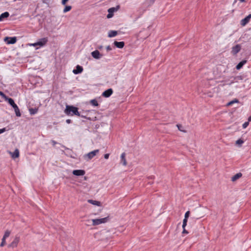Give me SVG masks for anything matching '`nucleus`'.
<instances>
[{
  "label": "nucleus",
  "mask_w": 251,
  "mask_h": 251,
  "mask_svg": "<svg viewBox=\"0 0 251 251\" xmlns=\"http://www.w3.org/2000/svg\"><path fill=\"white\" fill-rule=\"evenodd\" d=\"M78 110V108L74 105H66L64 112L68 116H80V113Z\"/></svg>",
  "instance_id": "nucleus-1"
},
{
  "label": "nucleus",
  "mask_w": 251,
  "mask_h": 251,
  "mask_svg": "<svg viewBox=\"0 0 251 251\" xmlns=\"http://www.w3.org/2000/svg\"><path fill=\"white\" fill-rule=\"evenodd\" d=\"M109 220V217L107 216L106 217L100 219H93V225L97 226L101 224L105 223L107 222Z\"/></svg>",
  "instance_id": "nucleus-2"
},
{
  "label": "nucleus",
  "mask_w": 251,
  "mask_h": 251,
  "mask_svg": "<svg viewBox=\"0 0 251 251\" xmlns=\"http://www.w3.org/2000/svg\"><path fill=\"white\" fill-rule=\"evenodd\" d=\"M100 150L99 149L94 150L87 154H86L84 155V157L85 159L89 160L92 159L96 154L99 153Z\"/></svg>",
  "instance_id": "nucleus-3"
},
{
  "label": "nucleus",
  "mask_w": 251,
  "mask_h": 251,
  "mask_svg": "<svg viewBox=\"0 0 251 251\" xmlns=\"http://www.w3.org/2000/svg\"><path fill=\"white\" fill-rule=\"evenodd\" d=\"M120 7V5H117L116 7L109 8L108 9V14L107 15V18L108 19L112 18L114 15V13L117 11Z\"/></svg>",
  "instance_id": "nucleus-4"
},
{
  "label": "nucleus",
  "mask_w": 251,
  "mask_h": 251,
  "mask_svg": "<svg viewBox=\"0 0 251 251\" xmlns=\"http://www.w3.org/2000/svg\"><path fill=\"white\" fill-rule=\"evenodd\" d=\"M17 41V37H5L4 38V41L7 44H14L16 43Z\"/></svg>",
  "instance_id": "nucleus-5"
},
{
  "label": "nucleus",
  "mask_w": 251,
  "mask_h": 251,
  "mask_svg": "<svg viewBox=\"0 0 251 251\" xmlns=\"http://www.w3.org/2000/svg\"><path fill=\"white\" fill-rule=\"evenodd\" d=\"M20 236L17 235L13 241L8 245V248H14L17 247L19 242H20Z\"/></svg>",
  "instance_id": "nucleus-6"
},
{
  "label": "nucleus",
  "mask_w": 251,
  "mask_h": 251,
  "mask_svg": "<svg viewBox=\"0 0 251 251\" xmlns=\"http://www.w3.org/2000/svg\"><path fill=\"white\" fill-rule=\"evenodd\" d=\"M231 53L235 55L237 54L241 50V46L240 44H237L233 46L231 49Z\"/></svg>",
  "instance_id": "nucleus-7"
},
{
  "label": "nucleus",
  "mask_w": 251,
  "mask_h": 251,
  "mask_svg": "<svg viewBox=\"0 0 251 251\" xmlns=\"http://www.w3.org/2000/svg\"><path fill=\"white\" fill-rule=\"evenodd\" d=\"M91 54L92 56L96 59H99L103 56V54L97 50L92 51Z\"/></svg>",
  "instance_id": "nucleus-8"
},
{
  "label": "nucleus",
  "mask_w": 251,
  "mask_h": 251,
  "mask_svg": "<svg viewBox=\"0 0 251 251\" xmlns=\"http://www.w3.org/2000/svg\"><path fill=\"white\" fill-rule=\"evenodd\" d=\"M113 93V89L112 88H109L105 90L101 94V96L104 98L110 97Z\"/></svg>",
  "instance_id": "nucleus-9"
},
{
  "label": "nucleus",
  "mask_w": 251,
  "mask_h": 251,
  "mask_svg": "<svg viewBox=\"0 0 251 251\" xmlns=\"http://www.w3.org/2000/svg\"><path fill=\"white\" fill-rule=\"evenodd\" d=\"M251 18V14H250L248 16H247L245 18L243 19L241 22L240 24L242 26H245L248 23H249L250 19Z\"/></svg>",
  "instance_id": "nucleus-10"
},
{
  "label": "nucleus",
  "mask_w": 251,
  "mask_h": 251,
  "mask_svg": "<svg viewBox=\"0 0 251 251\" xmlns=\"http://www.w3.org/2000/svg\"><path fill=\"white\" fill-rule=\"evenodd\" d=\"M85 173V171L84 170H74L72 172L73 175L75 176H83Z\"/></svg>",
  "instance_id": "nucleus-11"
},
{
  "label": "nucleus",
  "mask_w": 251,
  "mask_h": 251,
  "mask_svg": "<svg viewBox=\"0 0 251 251\" xmlns=\"http://www.w3.org/2000/svg\"><path fill=\"white\" fill-rule=\"evenodd\" d=\"M48 40L47 38H42L40 39L37 42L36 44L39 47H43L48 42Z\"/></svg>",
  "instance_id": "nucleus-12"
},
{
  "label": "nucleus",
  "mask_w": 251,
  "mask_h": 251,
  "mask_svg": "<svg viewBox=\"0 0 251 251\" xmlns=\"http://www.w3.org/2000/svg\"><path fill=\"white\" fill-rule=\"evenodd\" d=\"M83 71V68L81 66L77 65L73 71V72L75 75L81 74Z\"/></svg>",
  "instance_id": "nucleus-13"
},
{
  "label": "nucleus",
  "mask_w": 251,
  "mask_h": 251,
  "mask_svg": "<svg viewBox=\"0 0 251 251\" xmlns=\"http://www.w3.org/2000/svg\"><path fill=\"white\" fill-rule=\"evenodd\" d=\"M115 47L119 49H122L125 46V43L124 41L118 42L115 41L113 43Z\"/></svg>",
  "instance_id": "nucleus-14"
},
{
  "label": "nucleus",
  "mask_w": 251,
  "mask_h": 251,
  "mask_svg": "<svg viewBox=\"0 0 251 251\" xmlns=\"http://www.w3.org/2000/svg\"><path fill=\"white\" fill-rule=\"evenodd\" d=\"M4 100L6 101L9 103V104L12 106V107L16 104L14 100L12 98L8 97L7 96L4 99Z\"/></svg>",
  "instance_id": "nucleus-15"
},
{
  "label": "nucleus",
  "mask_w": 251,
  "mask_h": 251,
  "mask_svg": "<svg viewBox=\"0 0 251 251\" xmlns=\"http://www.w3.org/2000/svg\"><path fill=\"white\" fill-rule=\"evenodd\" d=\"M247 62V60L246 59L242 60L239 63H238V64L236 66L235 68L237 70H240Z\"/></svg>",
  "instance_id": "nucleus-16"
},
{
  "label": "nucleus",
  "mask_w": 251,
  "mask_h": 251,
  "mask_svg": "<svg viewBox=\"0 0 251 251\" xmlns=\"http://www.w3.org/2000/svg\"><path fill=\"white\" fill-rule=\"evenodd\" d=\"M126 153L125 152L122 153L121 155V163H122V164L124 166L127 165V162L126 158Z\"/></svg>",
  "instance_id": "nucleus-17"
},
{
  "label": "nucleus",
  "mask_w": 251,
  "mask_h": 251,
  "mask_svg": "<svg viewBox=\"0 0 251 251\" xmlns=\"http://www.w3.org/2000/svg\"><path fill=\"white\" fill-rule=\"evenodd\" d=\"M9 16L8 12H5L0 15V22L3 21L4 20L7 19Z\"/></svg>",
  "instance_id": "nucleus-18"
},
{
  "label": "nucleus",
  "mask_w": 251,
  "mask_h": 251,
  "mask_svg": "<svg viewBox=\"0 0 251 251\" xmlns=\"http://www.w3.org/2000/svg\"><path fill=\"white\" fill-rule=\"evenodd\" d=\"M87 201L88 203H91L93 205H97L98 206H100L101 205V203L100 201L90 199L88 200Z\"/></svg>",
  "instance_id": "nucleus-19"
},
{
  "label": "nucleus",
  "mask_w": 251,
  "mask_h": 251,
  "mask_svg": "<svg viewBox=\"0 0 251 251\" xmlns=\"http://www.w3.org/2000/svg\"><path fill=\"white\" fill-rule=\"evenodd\" d=\"M11 154V157L13 159L18 158L20 155V152L18 149H16L13 152H10Z\"/></svg>",
  "instance_id": "nucleus-20"
},
{
  "label": "nucleus",
  "mask_w": 251,
  "mask_h": 251,
  "mask_svg": "<svg viewBox=\"0 0 251 251\" xmlns=\"http://www.w3.org/2000/svg\"><path fill=\"white\" fill-rule=\"evenodd\" d=\"M12 108L14 109L15 114L17 117H21V113L20 112V110L17 106V105L16 104L14 106L12 107Z\"/></svg>",
  "instance_id": "nucleus-21"
},
{
  "label": "nucleus",
  "mask_w": 251,
  "mask_h": 251,
  "mask_svg": "<svg viewBox=\"0 0 251 251\" xmlns=\"http://www.w3.org/2000/svg\"><path fill=\"white\" fill-rule=\"evenodd\" d=\"M242 176V174L241 173H237L236 174H235V175H234L232 177H231V181H236L237 179H238L239 178H240V177H241Z\"/></svg>",
  "instance_id": "nucleus-22"
},
{
  "label": "nucleus",
  "mask_w": 251,
  "mask_h": 251,
  "mask_svg": "<svg viewBox=\"0 0 251 251\" xmlns=\"http://www.w3.org/2000/svg\"><path fill=\"white\" fill-rule=\"evenodd\" d=\"M118 34V31L116 30H110L108 32V37L110 38L114 37Z\"/></svg>",
  "instance_id": "nucleus-23"
},
{
  "label": "nucleus",
  "mask_w": 251,
  "mask_h": 251,
  "mask_svg": "<svg viewBox=\"0 0 251 251\" xmlns=\"http://www.w3.org/2000/svg\"><path fill=\"white\" fill-rule=\"evenodd\" d=\"M38 111V107H34V108H29V112L31 115H33L35 114Z\"/></svg>",
  "instance_id": "nucleus-24"
},
{
  "label": "nucleus",
  "mask_w": 251,
  "mask_h": 251,
  "mask_svg": "<svg viewBox=\"0 0 251 251\" xmlns=\"http://www.w3.org/2000/svg\"><path fill=\"white\" fill-rule=\"evenodd\" d=\"M244 142V139L242 138H240L236 141V145L239 147H241Z\"/></svg>",
  "instance_id": "nucleus-25"
},
{
  "label": "nucleus",
  "mask_w": 251,
  "mask_h": 251,
  "mask_svg": "<svg viewBox=\"0 0 251 251\" xmlns=\"http://www.w3.org/2000/svg\"><path fill=\"white\" fill-rule=\"evenodd\" d=\"M90 103L94 106H98L99 104L96 99H93L90 101Z\"/></svg>",
  "instance_id": "nucleus-26"
},
{
  "label": "nucleus",
  "mask_w": 251,
  "mask_h": 251,
  "mask_svg": "<svg viewBox=\"0 0 251 251\" xmlns=\"http://www.w3.org/2000/svg\"><path fill=\"white\" fill-rule=\"evenodd\" d=\"M239 102V100L238 99H234V100H232L231 101H230L229 102H228L227 104H226V106H231L232 105L233 103H238Z\"/></svg>",
  "instance_id": "nucleus-27"
},
{
  "label": "nucleus",
  "mask_w": 251,
  "mask_h": 251,
  "mask_svg": "<svg viewBox=\"0 0 251 251\" xmlns=\"http://www.w3.org/2000/svg\"><path fill=\"white\" fill-rule=\"evenodd\" d=\"M72 6L70 5H66L65 8L63 9V12L66 13L68 11H70L72 9Z\"/></svg>",
  "instance_id": "nucleus-28"
},
{
  "label": "nucleus",
  "mask_w": 251,
  "mask_h": 251,
  "mask_svg": "<svg viewBox=\"0 0 251 251\" xmlns=\"http://www.w3.org/2000/svg\"><path fill=\"white\" fill-rule=\"evenodd\" d=\"M10 234V231L7 230L6 231H5L2 238L6 239V238H7L9 236Z\"/></svg>",
  "instance_id": "nucleus-29"
},
{
  "label": "nucleus",
  "mask_w": 251,
  "mask_h": 251,
  "mask_svg": "<svg viewBox=\"0 0 251 251\" xmlns=\"http://www.w3.org/2000/svg\"><path fill=\"white\" fill-rule=\"evenodd\" d=\"M244 78V76L243 75H238L234 77V80H242Z\"/></svg>",
  "instance_id": "nucleus-30"
},
{
  "label": "nucleus",
  "mask_w": 251,
  "mask_h": 251,
  "mask_svg": "<svg viewBox=\"0 0 251 251\" xmlns=\"http://www.w3.org/2000/svg\"><path fill=\"white\" fill-rule=\"evenodd\" d=\"M187 221L188 219L184 218L183 220L182 226H187Z\"/></svg>",
  "instance_id": "nucleus-31"
},
{
  "label": "nucleus",
  "mask_w": 251,
  "mask_h": 251,
  "mask_svg": "<svg viewBox=\"0 0 251 251\" xmlns=\"http://www.w3.org/2000/svg\"><path fill=\"white\" fill-rule=\"evenodd\" d=\"M190 215V211H187L185 213L184 215V218L188 219Z\"/></svg>",
  "instance_id": "nucleus-32"
},
{
  "label": "nucleus",
  "mask_w": 251,
  "mask_h": 251,
  "mask_svg": "<svg viewBox=\"0 0 251 251\" xmlns=\"http://www.w3.org/2000/svg\"><path fill=\"white\" fill-rule=\"evenodd\" d=\"M5 244H6L5 239H3V238H2V241H1V243H0V247H3V246H4Z\"/></svg>",
  "instance_id": "nucleus-33"
},
{
  "label": "nucleus",
  "mask_w": 251,
  "mask_h": 251,
  "mask_svg": "<svg viewBox=\"0 0 251 251\" xmlns=\"http://www.w3.org/2000/svg\"><path fill=\"white\" fill-rule=\"evenodd\" d=\"M249 122H246L243 124L242 127L243 128H246V127H247V126H249Z\"/></svg>",
  "instance_id": "nucleus-34"
},
{
  "label": "nucleus",
  "mask_w": 251,
  "mask_h": 251,
  "mask_svg": "<svg viewBox=\"0 0 251 251\" xmlns=\"http://www.w3.org/2000/svg\"><path fill=\"white\" fill-rule=\"evenodd\" d=\"M177 126L178 127V129L181 131H183V132H186L185 131L183 130L182 129V128L183 127H182V126L181 125H180V124H177Z\"/></svg>",
  "instance_id": "nucleus-35"
},
{
  "label": "nucleus",
  "mask_w": 251,
  "mask_h": 251,
  "mask_svg": "<svg viewBox=\"0 0 251 251\" xmlns=\"http://www.w3.org/2000/svg\"><path fill=\"white\" fill-rule=\"evenodd\" d=\"M0 96L4 99L7 96L0 90Z\"/></svg>",
  "instance_id": "nucleus-36"
},
{
  "label": "nucleus",
  "mask_w": 251,
  "mask_h": 251,
  "mask_svg": "<svg viewBox=\"0 0 251 251\" xmlns=\"http://www.w3.org/2000/svg\"><path fill=\"white\" fill-rule=\"evenodd\" d=\"M185 227L186 226H182V228H183V231H182V234H188V231L186 230L185 229Z\"/></svg>",
  "instance_id": "nucleus-37"
},
{
  "label": "nucleus",
  "mask_w": 251,
  "mask_h": 251,
  "mask_svg": "<svg viewBox=\"0 0 251 251\" xmlns=\"http://www.w3.org/2000/svg\"><path fill=\"white\" fill-rule=\"evenodd\" d=\"M6 130H7V129L5 127L0 129V134L4 132Z\"/></svg>",
  "instance_id": "nucleus-38"
},
{
  "label": "nucleus",
  "mask_w": 251,
  "mask_h": 251,
  "mask_svg": "<svg viewBox=\"0 0 251 251\" xmlns=\"http://www.w3.org/2000/svg\"><path fill=\"white\" fill-rule=\"evenodd\" d=\"M109 155L110 154L109 153H106V154H104V158L105 159H108L109 157Z\"/></svg>",
  "instance_id": "nucleus-39"
},
{
  "label": "nucleus",
  "mask_w": 251,
  "mask_h": 251,
  "mask_svg": "<svg viewBox=\"0 0 251 251\" xmlns=\"http://www.w3.org/2000/svg\"><path fill=\"white\" fill-rule=\"evenodd\" d=\"M68 1L69 0H62L61 3L63 5H65Z\"/></svg>",
  "instance_id": "nucleus-40"
},
{
  "label": "nucleus",
  "mask_w": 251,
  "mask_h": 251,
  "mask_svg": "<svg viewBox=\"0 0 251 251\" xmlns=\"http://www.w3.org/2000/svg\"><path fill=\"white\" fill-rule=\"evenodd\" d=\"M78 116L82 117V118H85V119H88V120L90 119V118H87L86 116H84V115H81L80 114V116Z\"/></svg>",
  "instance_id": "nucleus-41"
},
{
  "label": "nucleus",
  "mask_w": 251,
  "mask_h": 251,
  "mask_svg": "<svg viewBox=\"0 0 251 251\" xmlns=\"http://www.w3.org/2000/svg\"><path fill=\"white\" fill-rule=\"evenodd\" d=\"M148 179H154L155 178V176H151L147 177Z\"/></svg>",
  "instance_id": "nucleus-42"
},
{
  "label": "nucleus",
  "mask_w": 251,
  "mask_h": 251,
  "mask_svg": "<svg viewBox=\"0 0 251 251\" xmlns=\"http://www.w3.org/2000/svg\"><path fill=\"white\" fill-rule=\"evenodd\" d=\"M106 49L107 51H110L112 50L111 47L109 45L107 46L106 47Z\"/></svg>",
  "instance_id": "nucleus-43"
},
{
  "label": "nucleus",
  "mask_w": 251,
  "mask_h": 251,
  "mask_svg": "<svg viewBox=\"0 0 251 251\" xmlns=\"http://www.w3.org/2000/svg\"><path fill=\"white\" fill-rule=\"evenodd\" d=\"M51 142L53 146H55V145L57 144V142L53 140L51 141Z\"/></svg>",
  "instance_id": "nucleus-44"
},
{
  "label": "nucleus",
  "mask_w": 251,
  "mask_h": 251,
  "mask_svg": "<svg viewBox=\"0 0 251 251\" xmlns=\"http://www.w3.org/2000/svg\"><path fill=\"white\" fill-rule=\"evenodd\" d=\"M29 46H33V47H36L38 46L37 44H36V43H33V44H29Z\"/></svg>",
  "instance_id": "nucleus-45"
},
{
  "label": "nucleus",
  "mask_w": 251,
  "mask_h": 251,
  "mask_svg": "<svg viewBox=\"0 0 251 251\" xmlns=\"http://www.w3.org/2000/svg\"><path fill=\"white\" fill-rule=\"evenodd\" d=\"M66 122L67 124H71L72 122V121L71 119H67V120H66Z\"/></svg>",
  "instance_id": "nucleus-46"
},
{
  "label": "nucleus",
  "mask_w": 251,
  "mask_h": 251,
  "mask_svg": "<svg viewBox=\"0 0 251 251\" xmlns=\"http://www.w3.org/2000/svg\"><path fill=\"white\" fill-rule=\"evenodd\" d=\"M97 48L100 50H101L103 48V46L100 45L97 47Z\"/></svg>",
  "instance_id": "nucleus-47"
},
{
  "label": "nucleus",
  "mask_w": 251,
  "mask_h": 251,
  "mask_svg": "<svg viewBox=\"0 0 251 251\" xmlns=\"http://www.w3.org/2000/svg\"><path fill=\"white\" fill-rule=\"evenodd\" d=\"M49 1H50V0H43V3H48Z\"/></svg>",
  "instance_id": "nucleus-48"
},
{
  "label": "nucleus",
  "mask_w": 251,
  "mask_h": 251,
  "mask_svg": "<svg viewBox=\"0 0 251 251\" xmlns=\"http://www.w3.org/2000/svg\"><path fill=\"white\" fill-rule=\"evenodd\" d=\"M248 121L249 123L251 121V115L248 118Z\"/></svg>",
  "instance_id": "nucleus-49"
},
{
  "label": "nucleus",
  "mask_w": 251,
  "mask_h": 251,
  "mask_svg": "<svg viewBox=\"0 0 251 251\" xmlns=\"http://www.w3.org/2000/svg\"><path fill=\"white\" fill-rule=\"evenodd\" d=\"M153 182H149L148 183L150 184H153Z\"/></svg>",
  "instance_id": "nucleus-50"
},
{
  "label": "nucleus",
  "mask_w": 251,
  "mask_h": 251,
  "mask_svg": "<svg viewBox=\"0 0 251 251\" xmlns=\"http://www.w3.org/2000/svg\"><path fill=\"white\" fill-rule=\"evenodd\" d=\"M84 180H87V177L84 176Z\"/></svg>",
  "instance_id": "nucleus-51"
}]
</instances>
